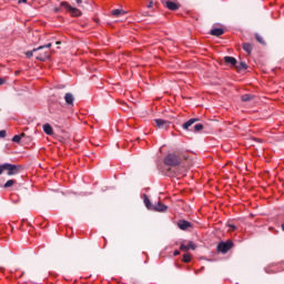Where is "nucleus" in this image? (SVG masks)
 Wrapping results in <instances>:
<instances>
[{
  "instance_id": "nucleus-12",
  "label": "nucleus",
  "mask_w": 284,
  "mask_h": 284,
  "mask_svg": "<svg viewBox=\"0 0 284 284\" xmlns=\"http://www.w3.org/2000/svg\"><path fill=\"white\" fill-rule=\"evenodd\" d=\"M152 210H154L155 212H165V210H168V205L159 202L156 205L153 206Z\"/></svg>"
},
{
  "instance_id": "nucleus-32",
  "label": "nucleus",
  "mask_w": 284,
  "mask_h": 284,
  "mask_svg": "<svg viewBox=\"0 0 284 284\" xmlns=\"http://www.w3.org/2000/svg\"><path fill=\"white\" fill-rule=\"evenodd\" d=\"M152 6H154V2L150 1L148 8H152Z\"/></svg>"
},
{
  "instance_id": "nucleus-6",
  "label": "nucleus",
  "mask_w": 284,
  "mask_h": 284,
  "mask_svg": "<svg viewBox=\"0 0 284 284\" xmlns=\"http://www.w3.org/2000/svg\"><path fill=\"white\" fill-rule=\"evenodd\" d=\"M156 128L160 130H168L170 128V121L163 120V119H155L154 120Z\"/></svg>"
},
{
  "instance_id": "nucleus-27",
  "label": "nucleus",
  "mask_w": 284,
  "mask_h": 284,
  "mask_svg": "<svg viewBox=\"0 0 284 284\" xmlns=\"http://www.w3.org/2000/svg\"><path fill=\"white\" fill-rule=\"evenodd\" d=\"M0 139H6V130L0 131Z\"/></svg>"
},
{
  "instance_id": "nucleus-18",
  "label": "nucleus",
  "mask_w": 284,
  "mask_h": 284,
  "mask_svg": "<svg viewBox=\"0 0 284 284\" xmlns=\"http://www.w3.org/2000/svg\"><path fill=\"white\" fill-rule=\"evenodd\" d=\"M49 48H52V43H48V44H44V45H40L38 47L37 49H33V52H37V51H41V50H49Z\"/></svg>"
},
{
  "instance_id": "nucleus-31",
  "label": "nucleus",
  "mask_w": 284,
  "mask_h": 284,
  "mask_svg": "<svg viewBox=\"0 0 284 284\" xmlns=\"http://www.w3.org/2000/svg\"><path fill=\"white\" fill-rule=\"evenodd\" d=\"M6 83V80L3 78H0V85H3Z\"/></svg>"
},
{
  "instance_id": "nucleus-13",
  "label": "nucleus",
  "mask_w": 284,
  "mask_h": 284,
  "mask_svg": "<svg viewBox=\"0 0 284 284\" xmlns=\"http://www.w3.org/2000/svg\"><path fill=\"white\" fill-rule=\"evenodd\" d=\"M144 199V205L148 210H152L154 205H152V202H150V197H148V195H143Z\"/></svg>"
},
{
  "instance_id": "nucleus-28",
  "label": "nucleus",
  "mask_w": 284,
  "mask_h": 284,
  "mask_svg": "<svg viewBox=\"0 0 284 284\" xmlns=\"http://www.w3.org/2000/svg\"><path fill=\"white\" fill-rule=\"evenodd\" d=\"M4 170H6V164L0 165V174H3Z\"/></svg>"
},
{
  "instance_id": "nucleus-19",
  "label": "nucleus",
  "mask_w": 284,
  "mask_h": 284,
  "mask_svg": "<svg viewBox=\"0 0 284 284\" xmlns=\"http://www.w3.org/2000/svg\"><path fill=\"white\" fill-rule=\"evenodd\" d=\"M26 136V134L21 133L20 135H14L12 138L13 143H21V138Z\"/></svg>"
},
{
  "instance_id": "nucleus-5",
  "label": "nucleus",
  "mask_w": 284,
  "mask_h": 284,
  "mask_svg": "<svg viewBox=\"0 0 284 284\" xmlns=\"http://www.w3.org/2000/svg\"><path fill=\"white\" fill-rule=\"evenodd\" d=\"M61 6L63 8H65V10L71 12V14H73V17H81V10L70 6L68 2H62Z\"/></svg>"
},
{
  "instance_id": "nucleus-36",
  "label": "nucleus",
  "mask_w": 284,
  "mask_h": 284,
  "mask_svg": "<svg viewBox=\"0 0 284 284\" xmlns=\"http://www.w3.org/2000/svg\"><path fill=\"white\" fill-rule=\"evenodd\" d=\"M282 230H283V232H284V223L282 224Z\"/></svg>"
},
{
  "instance_id": "nucleus-29",
  "label": "nucleus",
  "mask_w": 284,
  "mask_h": 284,
  "mask_svg": "<svg viewBox=\"0 0 284 284\" xmlns=\"http://www.w3.org/2000/svg\"><path fill=\"white\" fill-rule=\"evenodd\" d=\"M181 250H184V252H187V250H189V248H187V245L182 244V245H181Z\"/></svg>"
},
{
  "instance_id": "nucleus-3",
  "label": "nucleus",
  "mask_w": 284,
  "mask_h": 284,
  "mask_svg": "<svg viewBox=\"0 0 284 284\" xmlns=\"http://www.w3.org/2000/svg\"><path fill=\"white\" fill-rule=\"evenodd\" d=\"M232 247H234V242H232V240L220 242L217 244V252H221L222 254H227Z\"/></svg>"
},
{
  "instance_id": "nucleus-10",
  "label": "nucleus",
  "mask_w": 284,
  "mask_h": 284,
  "mask_svg": "<svg viewBox=\"0 0 284 284\" xmlns=\"http://www.w3.org/2000/svg\"><path fill=\"white\" fill-rule=\"evenodd\" d=\"M38 61H48L50 59V52L41 50L40 53L36 57Z\"/></svg>"
},
{
  "instance_id": "nucleus-34",
  "label": "nucleus",
  "mask_w": 284,
  "mask_h": 284,
  "mask_svg": "<svg viewBox=\"0 0 284 284\" xmlns=\"http://www.w3.org/2000/svg\"><path fill=\"white\" fill-rule=\"evenodd\" d=\"M174 256H179L180 252L179 251H174Z\"/></svg>"
},
{
  "instance_id": "nucleus-11",
  "label": "nucleus",
  "mask_w": 284,
  "mask_h": 284,
  "mask_svg": "<svg viewBox=\"0 0 284 284\" xmlns=\"http://www.w3.org/2000/svg\"><path fill=\"white\" fill-rule=\"evenodd\" d=\"M210 34H212V37H223L225 31L222 28H215L211 30Z\"/></svg>"
},
{
  "instance_id": "nucleus-15",
  "label": "nucleus",
  "mask_w": 284,
  "mask_h": 284,
  "mask_svg": "<svg viewBox=\"0 0 284 284\" xmlns=\"http://www.w3.org/2000/svg\"><path fill=\"white\" fill-rule=\"evenodd\" d=\"M242 48H243V51L244 52H246L247 54H252V44L251 43H244L243 45H242Z\"/></svg>"
},
{
  "instance_id": "nucleus-30",
  "label": "nucleus",
  "mask_w": 284,
  "mask_h": 284,
  "mask_svg": "<svg viewBox=\"0 0 284 284\" xmlns=\"http://www.w3.org/2000/svg\"><path fill=\"white\" fill-rule=\"evenodd\" d=\"M229 227L231 229V230H236V225H234V224H229Z\"/></svg>"
},
{
  "instance_id": "nucleus-23",
  "label": "nucleus",
  "mask_w": 284,
  "mask_h": 284,
  "mask_svg": "<svg viewBox=\"0 0 284 284\" xmlns=\"http://www.w3.org/2000/svg\"><path fill=\"white\" fill-rule=\"evenodd\" d=\"M12 185H14V180H8V181L4 183V187H12Z\"/></svg>"
},
{
  "instance_id": "nucleus-22",
  "label": "nucleus",
  "mask_w": 284,
  "mask_h": 284,
  "mask_svg": "<svg viewBox=\"0 0 284 284\" xmlns=\"http://www.w3.org/2000/svg\"><path fill=\"white\" fill-rule=\"evenodd\" d=\"M242 101L246 102V101H252V95L251 94H244L242 95Z\"/></svg>"
},
{
  "instance_id": "nucleus-17",
  "label": "nucleus",
  "mask_w": 284,
  "mask_h": 284,
  "mask_svg": "<svg viewBox=\"0 0 284 284\" xmlns=\"http://www.w3.org/2000/svg\"><path fill=\"white\" fill-rule=\"evenodd\" d=\"M111 14H112L113 17H121V14H125V11L122 10V9H114V10L111 12Z\"/></svg>"
},
{
  "instance_id": "nucleus-26",
  "label": "nucleus",
  "mask_w": 284,
  "mask_h": 284,
  "mask_svg": "<svg viewBox=\"0 0 284 284\" xmlns=\"http://www.w3.org/2000/svg\"><path fill=\"white\" fill-rule=\"evenodd\" d=\"M186 246H187V250H195L193 242H189V244Z\"/></svg>"
},
{
  "instance_id": "nucleus-37",
  "label": "nucleus",
  "mask_w": 284,
  "mask_h": 284,
  "mask_svg": "<svg viewBox=\"0 0 284 284\" xmlns=\"http://www.w3.org/2000/svg\"><path fill=\"white\" fill-rule=\"evenodd\" d=\"M19 72H21V71H16V74H19Z\"/></svg>"
},
{
  "instance_id": "nucleus-33",
  "label": "nucleus",
  "mask_w": 284,
  "mask_h": 284,
  "mask_svg": "<svg viewBox=\"0 0 284 284\" xmlns=\"http://www.w3.org/2000/svg\"><path fill=\"white\" fill-rule=\"evenodd\" d=\"M19 3H28V0H20Z\"/></svg>"
},
{
  "instance_id": "nucleus-21",
  "label": "nucleus",
  "mask_w": 284,
  "mask_h": 284,
  "mask_svg": "<svg viewBox=\"0 0 284 284\" xmlns=\"http://www.w3.org/2000/svg\"><path fill=\"white\" fill-rule=\"evenodd\" d=\"M237 70H247V63L240 62V64L237 65Z\"/></svg>"
},
{
  "instance_id": "nucleus-9",
  "label": "nucleus",
  "mask_w": 284,
  "mask_h": 284,
  "mask_svg": "<svg viewBox=\"0 0 284 284\" xmlns=\"http://www.w3.org/2000/svg\"><path fill=\"white\" fill-rule=\"evenodd\" d=\"M165 8H168V10H172V11H175V10H179V8H181V6L174 1H165L164 3Z\"/></svg>"
},
{
  "instance_id": "nucleus-7",
  "label": "nucleus",
  "mask_w": 284,
  "mask_h": 284,
  "mask_svg": "<svg viewBox=\"0 0 284 284\" xmlns=\"http://www.w3.org/2000/svg\"><path fill=\"white\" fill-rule=\"evenodd\" d=\"M178 227L180 230H182L183 232H185V231L190 230V227H192V223L189 222L187 220H180L178 222Z\"/></svg>"
},
{
  "instance_id": "nucleus-25",
  "label": "nucleus",
  "mask_w": 284,
  "mask_h": 284,
  "mask_svg": "<svg viewBox=\"0 0 284 284\" xmlns=\"http://www.w3.org/2000/svg\"><path fill=\"white\" fill-rule=\"evenodd\" d=\"M191 261H192V257H191L190 255L185 254V255L183 256V262H184V263H190Z\"/></svg>"
},
{
  "instance_id": "nucleus-35",
  "label": "nucleus",
  "mask_w": 284,
  "mask_h": 284,
  "mask_svg": "<svg viewBox=\"0 0 284 284\" xmlns=\"http://www.w3.org/2000/svg\"><path fill=\"white\" fill-rule=\"evenodd\" d=\"M75 3H83V0H75Z\"/></svg>"
},
{
  "instance_id": "nucleus-16",
  "label": "nucleus",
  "mask_w": 284,
  "mask_h": 284,
  "mask_svg": "<svg viewBox=\"0 0 284 284\" xmlns=\"http://www.w3.org/2000/svg\"><path fill=\"white\" fill-rule=\"evenodd\" d=\"M225 63H230L231 65H236L237 61L234 57H224Z\"/></svg>"
},
{
  "instance_id": "nucleus-14",
  "label": "nucleus",
  "mask_w": 284,
  "mask_h": 284,
  "mask_svg": "<svg viewBox=\"0 0 284 284\" xmlns=\"http://www.w3.org/2000/svg\"><path fill=\"white\" fill-rule=\"evenodd\" d=\"M43 132H44V134L52 135V133H53L52 125H50L49 123L44 124Z\"/></svg>"
},
{
  "instance_id": "nucleus-2",
  "label": "nucleus",
  "mask_w": 284,
  "mask_h": 284,
  "mask_svg": "<svg viewBox=\"0 0 284 284\" xmlns=\"http://www.w3.org/2000/svg\"><path fill=\"white\" fill-rule=\"evenodd\" d=\"M164 165H169L170 168H176V165H181V156L174 153H169L164 158Z\"/></svg>"
},
{
  "instance_id": "nucleus-4",
  "label": "nucleus",
  "mask_w": 284,
  "mask_h": 284,
  "mask_svg": "<svg viewBox=\"0 0 284 284\" xmlns=\"http://www.w3.org/2000/svg\"><path fill=\"white\" fill-rule=\"evenodd\" d=\"M4 169L7 170L9 176H13L14 174H19L21 166L17 164L4 163Z\"/></svg>"
},
{
  "instance_id": "nucleus-1",
  "label": "nucleus",
  "mask_w": 284,
  "mask_h": 284,
  "mask_svg": "<svg viewBox=\"0 0 284 284\" xmlns=\"http://www.w3.org/2000/svg\"><path fill=\"white\" fill-rule=\"evenodd\" d=\"M197 121L199 119L196 118L187 120L185 123L182 124L183 130H190L191 132H201V130H203V124L199 123L194 125V123H196ZM192 125H194L193 130L190 129L192 128Z\"/></svg>"
},
{
  "instance_id": "nucleus-38",
  "label": "nucleus",
  "mask_w": 284,
  "mask_h": 284,
  "mask_svg": "<svg viewBox=\"0 0 284 284\" xmlns=\"http://www.w3.org/2000/svg\"><path fill=\"white\" fill-rule=\"evenodd\" d=\"M59 43H61L60 41L57 42V45H59Z\"/></svg>"
},
{
  "instance_id": "nucleus-20",
  "label": "nucleus",
  "mask_w": 284,
  "mask_h": 284,
  "mask_svg": "<svg viewBox=\"0 0 284 284\" xmlns=\"http://www.w3.org/2000/svg\"><path fill=\"white\" fill-rule=\"evenodd\" d=\"M255 39L258 43H261L262 45H265V40H263V37H261V34L256 33Z\"/></svg>"
},
{
  "instance_id": "nucleus-24",
  "label": "nucleus",
  "mask_w": 284,
  "mask_h": 284,
  "mask_svg": "<svg viewBox=\"0 0 284 284\" xmlns=\"http://www.w3.org/2000/svg\"><path fill=\"white\" fill-rule=\"evenodd\" d=\"M34 52H36L34 50H32V51H27V52H26L27 59H32Z\"/></svg>"
},
{
  "instance_id": "nucleus-8",
  "label": "nucleus",
  "mask_w": 284,
  "mask_h": 284,
  "mask_svg": "<svg viewBox=\"0 0 284 284\" xmlns=\"http://www.w3.org/2000/svg\"><path fill=\"white\" fill-rule=\"evenodd\" d=\"M64 101H65V104L69 106V108H72L74 105V94L72 93H65L64 94Z\"/></svg>"
}]
</instances>
